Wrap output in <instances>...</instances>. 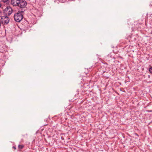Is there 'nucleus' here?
<instances>
[{
	"instance_id": "obj_5",
	"label": "nucleus",
	"mask_w": 152,
	"mask_h": 152,
	"mask_svg": "<svg viewBox=\"0 0 152 152\" xmlns=\"http://www.w3.org/2000/svg\"><path fill=\"white\" fill-rule=\"evenodd\" d=\"M26 2L23 0H20V3H19V6L21 8H24L27 5Z\"/></svg>"
},
{
	"instance_id": "obj_7",
	"label": "nucleus",
	"mask_w": 152,
	"mask_h": 152,
	"mask_svg": "<svg viewBox=\"0 0 152 152\" xmlns=\"http://www.w3.org/2000/svg\"><path fill=\"white\" fill-rule=\"evenodd\" d=\"M149 71L152 74V67H150L149 69Z\"/></svg>"
},
{
	"instance_id": "obj_8",
	"label": "nucleus",
	"mask_w": 152,
	"mask_h": 152,
	"mask_svg": "<svg viewBox=\"0 0 152 152\" xmlns=\"http://www.w3.org/2000/svg\"><path fill=\"white\" fill-rule=\"evenodd\" d=\"M2 1L4 2H7L8 0H1Z\"/></svg>"
},
{
	"instance_id": "obj_1",
	"label": "nucleus",
	"mask_w": 152,
	"mask_h": 152,
	"mask_svg": "<svg viewBox=\"0 0 152 152\" xmlns=\"http://www.w3.org/2000/svg\"><path fill=\"white\" fill-rule=\"evenodd\" d=\"M24 11L25 10L23 9L20 10L17 13L15 14L14 18L15 21L19 22L22 20L23 18V13Z\"/></svg>"
},
{
	"instance_id": "obj_11",
	"label": "nucleus",
	"mask_w": 152,
	"mask_h": 152,
	"mask_svg": "<svg viewBox=\"0 0 152 152\" xmlns=\"http://www.w3.org/2000/svg\"><path fill=\"white\" fill-rule=\"evenodd\" d=\"M1 4H0V7H1Z\"/></svg>"
},
{
	"instance_id": "obj_2",
	"label": "nucleus",
	"mask_w": 152,
	"mask_h": 152,
	"mask_svg": "<svg viewBox=\"0 0 152 152\" xmlns=\"http://www.w3.org/2000/svg\"><path fill=\"white\" fill-rule=\"evenodd\" d=\"M13 12L12 7L9 6H7L4 10V12L6 15H10Z\"/></svg>"
},
{
	"instance_id": "obj_9",
	"label": "nucleus",
	"mask_w": 152,
	"mask_h": 152,
	"mask_svg": "<svg viewBox=\"0 0 152 152\" xmlns=\"http://www.w3.org/2000/svg\"><path fill=\"white\" fill-rule=\"evenodd\" d=\"M12 148L15 149V150L16 149V148L15 146H13Z\"/></svg>"
},
{
	"instance_id": "obj_6",
	"label": "nucleus",
	"mask_w": 152,
	"mask_h": 152,
	"mask_svg": "<svg viewBox=\"0 0 152 152\" xmlns=\"http://www.w3.org/2000/svg\"><path fill=\"white\" fill-rule=\"evenodd\" d=\"M23 145H18V149L20 150L22 149L23 148Z\"/></svg>"
},
{
	"instance_id": "obj_3",
	"label": "nucleus",
	"mask_w": 152,
	"mask_h": 152,
	"mask_svg": "<svg viewBox=\"0 0 152 152\" xmlns=\"http://www.w3.org/2000/svg\"><path fill=\"white\" fill-rule=\"evenodd\" d=\"M9 18L7 16H2L1 19V22L3 24H7L9 22Z\"/></svg>"
},
{
	"instance_id": "obj_4",
	"label": "nucleus",
	"mask_w": 152,
	"mask_h": 152,
	"mask_svg": "<svg viewBox=\"0 0 152 152\" xmlns=\"http://www.w3.org/2000/svg\"><path fill=\"white\" fill-rule=\"evenodd\" d=\"M20 0H11V4L13 6H19Z\"/></svg>"
},
{
	"instance_id": "obj_10",
	"label": "nucleus",
	"mask_w": 152,
	"mask_h": 152,
	"mask_svg": "<svg viewBox=\"0 0 152 152\" xmlns=\"http://www.w3.org/2000/svg\"><path fill=\"white\" fill-rule=\"evenodd\" d=\"M150 17H151V19L152 20V14H151V15Z\"/></svg>"
},
{
	"instance_id": "obj_12",
	"label": "nucleus",
	"mask_w": 152,
	"mask_h": 152,
	"mask_svg": "<svg viewBox=\"0 0 152 152\" xmlns=\"http://www.w3.org/2000/svg\"><path fill=\"white\" fill-rule=\"evenodd\" d=\"M0 52H1V51H0Z\"/></svg>"
}]
</instances>
